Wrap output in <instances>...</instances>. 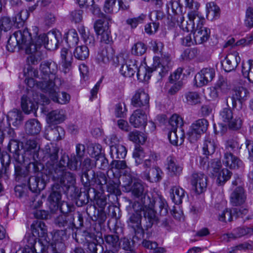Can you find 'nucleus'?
Listing matches in <instances>:
<instances>
[{
  "label": "nucleus",
  "instance_id": "obj_18",
  "mask_svg": "<svg viewBox=\"0 0 253 253\" xmlns=\"http://www.w3.org/2000/svg\"><path fill=\"white\" fill-rule=\"evenodd\" d=\"M31 229L32 233L38 236L39 240L49 242L50 238L47 233V227L42 221H34L31 226Z\"/></svg>",
  "mask_w": 253,
  "mask_h": 253
},
{
  "label": "nucleus",
  "instance_id": "obj_7",
  "mask_svg": "<svg viewBox=\"0 0 253 253\" xmlns=\"http://www.w3.org/2000/svg\"><path fill=\"white\" fill-rule=\"evenodd\" d=\"M133 212L130 215L128 221V226L133 229L135 234H143L144 231L141 227V213L143 206L139 202H135L132 205Z\"/></svg>",
  "mask_w": 253,
  "mask_h": 253
},
{
  "label": "nucleus",
  "instance_id": "obj_29",
  "mask_svg": "<svg viewBox=\"0 0 253 253\" xmlns=\"http://www.w3.org/2000/svg\"><path fill=\"white\" fill-rule=\"evenodd\" d=\"M69 157L65 154L62 156L59 163H57L54 169L52 170L50 174L53 177H58L62 174V171L66 170V167L69 168Z\"/></svg>",
  "mask_w": 253,
  "mask_h": 253
},
{
  "label": "nucleus",
  "instance_id": "obj_62",
  "mask_svg": "<svg viewBox=\"0 0 253 253\" xmlns=\"http://www.w3.org/2000/svg\"><path fill=\"white\" fill-rule=\"evenodd\" d=\"M146 45L142 42H138L134 44L131 48V53L135 55H142L146 51Z\"/></svg>",
  "mask_w": 253,
  "mask_h": 253
},
{
  "label": "nucleus",
  "instance_id": "obj_25",
  "mask_svg": "<svg viewBox=\"0 0 253 253\" xmlns=\"http://www.w3.org/2000/svg\"><path fill=\"white\" fill-rule=\"evenodd\" d=\"M249 94L247 89L240 86L236 88L234 90V93L232 96L230 98L233 107L235 108L237 106V101L239 102L240 106H242V102L246 100Z\"/></svg>",
  "mask_w": 253,
  "mask_h": 253
},
{
  "label": "nucleus",
  "instance_id": "obj_3",
  "mask_svg": "<svg viewBox=\"0 0 253 253\" xmlns=\"http://www.w3.org/2000/svg\"><path fill=\"white\" fill-rule=\"evenodd\" d=\"M103 20H98L94 24V30L98 35H100V42L106 44L113 42V39L109 29L110 23H111L112 18L110 16L101 14Z\"/></svg>",
  "mask_w": 253,
  "mask_h": 253
},
{
  "label": "nucleus",
  "instance_id": "obj_6",
  "mask_svg": "<svg viewBox=\"0 0 253 253\" xmlns=\"http://www.w3.org/2000/svg\"><path fill=\"white\" fill-rule=\"evenodd\" d=\"M81 180L84 185L86 187L94 184L104 185L107 184L108 182L106 174L101 171H84L81 175Z\"/></svg>",
  "mask_w": 253,
  "mask_h": 253
},
{
  "label": "nucleus",
  "instance_id": "obj_60",
  "mask_svg": "<svg viewBox=\"0 0 253 253\" xmlns=\"http://www.w3.org/2000/svg\"><path fill=\"white\" fill-rule=\"evenodd\" d=\"M29 55L27 57L26 62L29 65L38 64L41 60L42 52L40 50H37L33 53H26Z\"/></svg>",
  "mask_w": 253,
  "mask_h": 253
},
{
  "label": "nucleus",
  "instance_id": "obj_39",
  "mask_svg": "<svg viewBox=\"0 0 253 253\" xmlns=\"http://www.w3.org/2000/svg\"><path fill=\"white\" fill-rule=\"evenodd\" d=\"M170 195L172 201L176 205L182 203L185 197V191L179 186H173L170 190Z\"/></svg>",
  "mask_w": 253,
  "mask_h": 253
},
{
  "label": "nucleus",
  "instance_id": "obj_54",
  "mask_svg": "<svg viewBox=\"0 0 253 253\" xmlns=\"http://www.w3.org/2000/svg\"><path fill=\"white\" fill-rule=\"evenodd\" d=\"M176 131L170 130L168 133V138L169 142L171 144L175 146L181 145L184 141V134L181 132L179 138H178Z\"/></svg>",
  "mask_w": 253,
  "mask_h": 253
},
{
  "label": "nucleus",
  "instance_id": "obj_4",
  "mask_svg": "<svg viewBox=\"0 0 253 253\" xmlns=\"http://www.w3.org/2000/svg\"><path fill=\"white\" fill-rule=\"evenodd\" d=\"M40 70L42 81L37 82V84L41 89V84L45 83L49 84L51 83H55L58 80L56 76L58 70L57 65L54 62H42L41 64Z\"/></svg>",
  "mask_w": 253,
  "mask_h": 253
},
{
  "label": "nucleus",
  "instance_id": "obj_2",
  "mask_svg": "<svg viewBox=\"0 0 253 253\" xmlns=\"http://www.w3.org/2000/svg\"><path fill=\"white\" fill-rule=\"evenodd\" d=\"M135 179V175L134 173L126 171L125 186L128 187L132 195L140 201V204L144 206H152L151 199L147 195L148 190L145 184L140 180H136L131 185Z\"/></svg>",
  "mask_w": 253,
  "mask_h": 253
},
{
  "label": "nucleus",
  "instance_id": "obj_23",
  "mask_svg": "<svg viewBox=\"0 0 253 253\" xmlns=\"http://www.w3.org/2000/svg\"><path fill=\"white\" fill-rule=\"evenodd\" d=\"M54 181L59 183L63 189V187H65L66 189H68L70 186L73 185L76 181L74 175L70 172L67 171L66 170L62 171L61 175L58 177H53Z\"/></svg>",
  "mask_w": 253,
  "mask_h": 253
},
{
  "label": "nucleus",
  "instance_id": "obj_43",
  "mask_svg": "<svg viewBox=\"0 0 253 253\" xmlns=\"http://www.w3.org/2000/svg\"><path fill=\"white\" fill-rule=\"evenodd\" d=\"M154 201V207L158 211L162 216H165L168 213V205L166 201L162 197H159L156 200L151 199Z\"/></svg>",
  "mask_w": 253,
  "mask_h": 253
},
{
  "label": "nucleus",
  "instance_id": "obj_9",
  "mask_svg": "<svg viewBox=\"0 0 253 253\" xmlns=\"http://www.w3.org/2000/svg\"><path fill=\"white\" fill-rule=\"evenodd\" d=\"M84 199H82L83 195H81L79 196V202H81V205L86 204L88 203L89 199L92 200L93 198L95 201L96 205L103 210L107 205V198L106 197L101 194L93 188H89L88 190L87 193L84 194Z\"/></svg>",
  "mask_w": 253,
  "mask_h": 253
},
{
  "label": "nucleus",
  "instance_id": "obj_42",
  "mask_svg": "<svg viewBox=\"0 0 253 253\" xmlns=\"http://www.w3.org/2000/svg\"><path fill=\"white\" fill-rule=\"evenodd\" d=\"M214 89L216 94L218 93H226L230 89V84L227 79L221 76L219 77Z\"/></svg>",
  "mask_w": 253,
  "mask_h": 253
},
{
  "label": "nucleus",
  "instance_id": "obj_19",
  "mask_svg": "<svg viewBox=\"0 0 253 253\" xmlns=\"http://www.w3.org/2000/svg\"><path fill=\"white\" fill-rule=\"evenodd\" d=\"M149 96L143 89H138L131 99V104L136 108L143 107L147 110L149 108Z\"/></svg>",
  "mask_w": 253,
  "mask_h": 253
},
{
  "label": "nucleus",
  "instance_id": "obj_30",
  "mask_svg": "<svg viewBox=\"0 0 253 253\" xmlns=\"http://www.w3.org/2000/svg\"><path fill=\"white\" fill-rule=\"evenodd\" d=\"M7 149L12 154V157L16 162L19 164L25 162L23 156H20L19 154L20 149L18 141L15 139H10L7 146Z\"/></svg>",
  "mask_w": 253,
  "mask_h": 253
},
{
  "label": "nucleus",
  "instance_id": "obj_24",
  "mask_svg": "<svg viewBox=\"0 0 253 253\" xmlns=\"http://www.w3.org/2000/svg\"><path fill=\"white\" fill-rule=\"evenodd\" d=\"M246 198L243 187H237L231 194L230 203L233 206H240L245 202Z\"/></svg>",
  "mask_w": 253,
  "mask_h": 253
},
{
  "label": "nucleus",
  "instance_id": "obj_46",
  "mask_svg": "<svg viewBox=\"0 0 253 253\" xmlns=\"http://www.w3.org/2000/svg\"><path fill=\"white\" fill-rule=\"evenodd\" d=\"M129 140L137 144H143L146 140V135L142 132L135 130L128 134Z\"/></svg>",
  "mask_w": 253,
  "mask_h": 253
},
{
  "label": "nucleus",
  "instance_id": "obj_20",
  "mask_svg": "<svg viewBox=\"0 0 253 253\" xmlns=\"http://www.w3.org/2000/svg\"><path fill=\"white\" fill-rule=\"evenodd\" d=\"M146 111L144 109L135 110L129 118V123L134 127H145L147 123Z\"/></svg>",
  "mask_w": 253,
  "mask_h": 253
},
{
  "label": "nucleus",
  "instance_id": "obj_21",
  "mask_svg": "<svg viewBox=\"0 0 253 253\" xmlns=\"http://www.w3.org/2000/svg\"><path fill=\"white\" fill-rule=\"evenodd\" d=\"M68 233L63 230H58L50 233L49 235L50 238L49 244L51 249H65V244L63 243L64 237Z\"/></svg>",
  "mask_w": 253,
  "mask_h": 253
},
{
  "label": "nucleus",
  "instance_id": "obj_41",
  "mask_svg": "<svg viewBox=\"0 0 253 253\" xmlns=\"http://www.w3.org/2000/svg\"><path fill=\"white\" fill-rule=\"evenodd\" d=\"M7 119L9 123L14 126L21 124L22 120V113L20 110L14 109L9 111L7 115Z\"/></svg>",
  "mask_w": 253,
  "mask_h": 253
},
{
  "label": "nucleus",
  "instance_id": "obj_49",
  "mask_svg": "<svg viewBox=\"0 0 253 253\" xmlns=\"http://www.w3.org/2000/svg\"><path fill=\"white\" fill-rule=\"evenodd\" d=\"M184 20V17L181 13L169 14L168 16L167 23L170 28H174L176 25H179L180 27L181 23Z\"/></svg>",
  "mask_w": 253,
  "mask_h": 253
},
{
  "label": "nucleus",
  "instance_id": "obj_64",
  "mask_svg": "<svg viewBox=\"0 0 253 253\" xmlns=\"http://www.w3.org/2000/svg\"><path fill=\"white\" fill-rule=\"evenodd\" d=\"M244 24L249 29L253 28V8L252 7H248L246 10Z\"/></svg>",
  "mask_w": 253,
  "mask_h": 253
},
{
  "label": "nucleus",
  "instance_id": "obj_28",
  "mask_svg": "<svg viewBox=\"0 0 253 253\" xmlns=\"http://www.w3.org/2000/svg\"><path fill=\"white\" fill-rule=\"evenodd\" d=\"M65 119V112L63 110H55L49 112L46 116V122L49 125H57Z\"/></svg>",
  "mask_w": 253,
  "mask_h": 253
},
{
  "label": "nucleus",
  "instance_id": "obj_61",
  "mask_svg": "<svg viewBox=\"0 0 253 253\" xmlns=\"http://www.w3.org/2000/svg\"><path fill=\"white\" fill-rule=\"evenodd\" d=\"M95 166L100 169L105 170L109 167V162L104 154H101L95 158Z\"/></svg>",
  "mask_w": 253,
  "mask_h": 253
},
{
  "label": "nucleus",
  "instance_id": "obj_31",
  "mask_svg": "<svg viewBox=\"0 0 253 253\" xmlns=\"http://www.w3.org/2000/svg\"><path fill=\"white\" fill-rule=\"evenodd\" d=\"M21 107L25 113L30 114L36 112L38 108V105L36 101L27 95H23L21 98Z\"/></svg>",
  "mask_w": 253,
  "mask_h": 253
},
{
  "label": "nucleus",
  "instance_id": "obj_15",
  "mask_svg": "<svg viewBox=\"0 0 253 253\" xmlns=\"http://www.w3.org/2000/svg\"><path fill=\"white\" fill-rule=\"evenodd\" d=\"M152 206H143L142 211L144 214V219L145 222L144 226L146 229H148L152 227L153 225L157 224L159 221L158 217L156 214V212L154 209V201H151Z\"/></svg>",
  "mask_w": 253,
  "mask_h": 253
},
{
  "label": "nucleus",
  "instance_id": "obj_22",
  "mask_svg": "<svg viewBox=\"0 0 253 253\" xmlns=\"http://www.w3.org/2000/svg\"><path fill=\"white\" fill-rule=\"evenodd\" d=\"M114 54L113 48L110 45L102 46L96 57L97 62L102 65L109 63Z\"/></svg>",
  "mask_w": 253,
  "mask_h": 253
},
{
  "label": "nucleus",
  "instance_id": "obj_17",
  "mask_svg": "<svg viewBox=\"0 0 253 253\" xmlns=\"http://www.w3.org/2000/svg\"><path fill=\"white\" fill-rule=\"evenodd\" d=\"M241 61L239 54L237 51L228 53L226 57L221 61V66L224 70L229 72L234 70Z\"/></svg>",
  "mask_w": 253,
  "mask_h": 253
},
{
  "label": "nucleus",
  "instance_id": "obj_44",
  "mask_svg": "<svg viewBox=\"0 0 253 253\" xmlns=\"http://www.w3.org/2000/svg\"><path fill=\"white\" fill-rule=\"evenodd\" d=\"M207 17L208 19L212 20L219 17L220 10L219 7L214 2H210L207 4Z\"/></svg>",
  "mask_w": 253,
  "mask_h": 253
},
{
  "label": "nucleus",
  "instance_id": "obj_34",
  "mask_svg": "<svg viewBox=\"0 0 253 253\" xmlns=\"http://www.w3.org/2000/svg\"><path fill=\"white\" fill-rule=\"evenodd\" d=\"M61 35L59 32L48 33L47 34H46L45 48L49 50L56 49L58 47V44Z\"/></svg>",
  "mask_w": 253,
  "mask_h": 253
},
{
  "label": "nucleus",
  "instance_id": "obj_50",
  "mask_svg": "<svg viewBox=\"0 0 253 253\" xmlns=\"http://www.w3.org/2000/svg\"><path fill=\"white\" fill-rule=\"evenodd\" d=\"M106 243L113 249L117 251L120 248V242L118 236L116 235H107L104 236Z\"/></svg>",
  "mask_w": 253,
  "mask_h": 253
},
{
  "label": "nucleus",
  "instance_id": "obj_55",
  "mask_svg": "<svg viewBox=\"0 0 253 253\" xmlns=\"http://www.w3.org/2000/svg\"><path fill=\"white\" fill-rule=\"evenodd\" d=\"M186 103L190 105H195L200 103L201 98L196 91H189L185 94Z\"/></svg>",
  "mask_w": 253,
  "mask_h": 253
},
{
  "label": "nucleus",
  "instance_id": "obj_56",
  "mask_svg": "<svg viewBox=\"0 0 253 253\" xmlns=\"http://www.w3.org/2000/svg\"><path fill=\"white\" fill-rule=\"evenodd\" d=\"M107 191L110 194L119 195L121 191L119 189V184L117 178L112 180L109 179L107 183Z\"/></svg>",
  "mask_w": 253,
  "mask_h": 253
},
{
  "label": "nucleus",
  "instance_id": "obj_53",
  "mask_svg": "<svg viewBox=\"0 0 253 253\" xmlns=\"http://www.w3.org/2000/svg\"><path fill=\"white\" fill-rule=\"evenodd\" d=\"M183 125L182 118L176 114L173 115L169 120L168 128L169 130H177L178 126H181Z\"/></svg>",
  "mask_w": 253,
  "mask_h": 253
},
{
  "label": "nucleus",
  "instance_id": "obj_63",
  "mask_svg": "<svg viewBox=\"0 0 253 253\" xmlns=\"http://www.w3.org/2000/svg\"><path fill=\"white\" fill-rule=\"evenodd\" d=\"M234 230L235 231V236L237 237V238H240L246 235L253 234V225H252L249 227H238L234 229Z\"/></svg>",
  "mask_w": 253,
  "mask_h": 253
},
{
  "label": "nucleus",
  "instance_id": "obj_40",
  "mask_svg": "<svg viewBox=\"0 0 253 253\" xmlns=\"http://www.w3.org/2000/svg\"><path fill=\"white\" fill-rule=\"evenodd\" d=\"M41 130V125L37 119H30L25 124V131L27 134H37L40 133Z\"/></svg>",
  "mask_w": 253,
  "mask_h": 253
},
{
  "label": "nucleus",
  "instance_id": "obj_32",
  "mask_svg": "<svg viewBox=\"0 0 253 253\" xmlns=\"http://www.w3.org/2000/svg\"><path fill=\"white\" fill-rule=\"evenodd\" d=\"M216 144L212 135H207L204 139L203 151L206 156L213 154L216 149Z\"/></svg>",
  "mask_w": 253,
  "mask_h": 253
},
{
  "label": "nucleus",
  "instance_id": "obj_5",
  "mask_svg": "<svg viewBox=\"0 0 253 253\" xmlns=\"http://www.w3.org/2000/svg\"><path fill=\"white\" fill-rule=\"evenodd\" d=\"M41 89L44 92L48 93L51 99L55 102L61 104L68 103L70 99V95L65 92H58V87L55 83H51L49 84L47 83L41 84Z\"/></svg>",
  "mask_w": 253,
  "mask_h": 253
},
{
  "label": "nucleus",
  "instance_id": "obj_36",
  "mask_svg": "<svg viewBox=\"0 0 253 253\" xmlns=\"http://www.w3.org/2000/svg\"><path fill=\"white\" fill-rule=\"evenodd\" d=\"M163 173L161 169L158 167L150 169L148 171L146 170L143 172L144 178L151 182H157L162 179Z\"/></svg>",
  "mask_w": 253,
  "mask_h": 253
},
{
  "label": "nucleus",
  "instance_id": "obj_38",
  "mask_svg": "<svg viewBox=\"0 0 253 253\" xmlns=\"http://www.w3.org/2000/svg\"><path fill=\"white\" fill-rule=\"evenodd\" d=\"M198 16L197 12L195 11H191L188 14V21L184 22L183 21L180 25V28L183 31H186L187 33L189 32H194L196 30L195 28L194 19L196 17Z\"/></svg>",
  "mask_w": 253,
  "mask_h": 253
},
{
  "label": "nucleus",
  "instance_id": "obj_45",
  "mask_svg": "<svg viewBox=\"0 0 253 253\" xmlns=\"http://www.w3.org/2000/svg\"><path fill=\"white\" fill-rule=\"evenodd\" d=\"M29 14L26 9H22L12 18L14 26L19 28L23 26L25 21L29 17Z\"/></svg>",
  "mask_w": 253,
  "mask_h": 253
},
{
  "label": "nucleus",
  "instance_id": "obj_14",
  "mask_svg": "<svg viewBox=\"0 0 253 253\" xmlns=\"http://www.w3.org/2000/svg\"><path fill=\"white\" fill-rule=\"evenodd\" d=\"M62 188L59 183L54 184L51 188L50 194L47 198L50 209L52 211L58 209L59 204L61 201Z\"/></svg>",
  "mask_w": 253,
  "mask_h": 253
},
{
  "label": "nucleus",
  "instance_id": "obj_27",
  "mask_svg": "<svg viewBox=\"0 0 253 253\" xmlns=\"http://www.w3.org/2000/svg\"><path fill=\"white\" fill-rule=\"evenodd\" d=\"M45 185L44 180L39 176H31L28 179L29 188L32 192H40L44 189Z\"/></svg>",
  "mask_w": 253,
  "mask_h": 253
},
{
  "label": "nucleus",
  "instance_id": "obj_1",
  "mask_svg": "<svg viewBox=\"0 0 253 253\" xmlns=\"http://www.w3.org/2000/svg\"><path fill=\"white\" fill-rule=\"evenodd\" d=\"M46 34H42L33 40L31 33L25 28L18 30L10 36L6 45L7 49L13 52L15 49L24 48L26 53H33L40 50L42 45L46 43Z\"/></svg>",
  "mask_w": 253,
  "mask_h": 253
},
{
  "label": "nucleus",
  "instance_id": "obj_59",
  "mask_svg": "<svg viewBox=\"0 0 253 253\" xmlns=\"http://www.w3.org/2000/svg\"><path fill=\"white\" fill-rule=\"evenodd\" d=\"M63 38L67 43L69 42L73 44H77L79 41L78 34L74 29H71L68 32L65 33Z\"/></svg>",
  "mask_w": 253,
  "mask_h": 253
},
{
  "label": "nucleus",
  "instance_id": "obj_51",
  "mask_svg": "<svg viewBox=\"0 0 253 253\" xmlns=\"http://www.w3.org/2000/svg\"><path fill=\"white\" fill-rule=\"evenodd\" d=\"M75 57L79 60H84L89 56V49L86 45L77 46L74 52Z\"/></svg>",
  "mask_w": 253,
  "mask_h": 253
},
{
  "label": "nucleus",
  "instance_id": "obj_26",
  "mask_svg": "<svg viewBox=\"0 0 253 253\" xmlns=\"http://www.w3.org/2000/svg\"><path fill=\"white\" fill-rule=\"evenodd\" d=\"M223 162L231 169H238L243 166L242 162L231 152H225Z\"/></svg>",
  "mask_w": 253,
  "mask_h": 253
},
{
  "label": "nucleus",
  "instance_id": "obj_10",
  "mask_svg": "<svg viewBox=\"0 0 253 253\" xmlns=\"http://www.w3.org/2000/svg\"><path fill=\"white\" fill-rule=\"evenodd\" d=\"M74 213H69L59 215L55 218L54 222L56 226L60 228H63V230L70 234L74 229L77 228L74 223Z\"/></svg>",
  "mask_w": 253,
  "mask_h": 253
},
{
  "label": "nucleus",
  "instance_id": "obj_13",
  "mask_svg": "<svg viewBox=\"0 0 253 253\" xmlns=\"http://www.w3.org/2000/svg\"><path fill=\"white\" fill-rule=\"evenodd\" d=\"M215 76V70L212 68H205L196 74L194 82L197 87H202L211 82Z\"/></svg>",
  "mask_w": 253,
  "mask_h": 253
},
{
  "label": "nucleus",
  "instance_id": "obj_35",
  "mask_svg": "<svg viewBox=\"0 0 253 253\" xmlns=\"http://www.w3.org/2000/svg\"><path fill=\"white\" fill-rule=\"evenodd\" d=\"M167 169L172 176H178L182 171L183 167L177 163L175 158L169 156L167 158Z\"/></svg>",
  "mask_w": 253,
  "mask_h": 253
},
{
  "label": "nucleus",
  "instance_id": "obj_11",
  "mask_svg": "<svg viewBox=\"0 0 253 253\" xmlns=\"http://www.w3.org/2000/svg\"><path fill=\"white\" fill-rule=\"evenodd\" d=\"M191 183L197 194L204 192L207 188L208 176L201 172H194L191 175Z\"/></svg>",
  "mask_w": 253,
  "mask_h": 253
},
{
  "label": "nucleus",
  "instance_id": "obj_8",
  "mask_svg": "<svg viewBox=\"0 0 253 253\" xmlns=\"http://www.w3.org/2000/svg\"><path fill=\"white\" fill-rule=\"evenodd\" d=\"M59 151V148L53 145H46L43 150V159L46 161V168L50 174L52 170L54 169L55 165L58 162Z\"/></svg>",
  "mask_w": 253,
  "mask_h": 253
},
{
  "label": "nucleus",
  "instance_id": "obj_48",
  "mask_svg": "<svg viewBox=\"0 0 253 253\" xmlns=\"http://www.w3.org/2000/svg\"><path fill=\"white\" fill-rule=\"evenodd\" d=\"M50 241V240H49ZM50 242L39 240L38 243L36 244L31 249L33 253H43L51 250Z\"/></svg>",
  "mask_w": 253,
  "mask_h": 253
},
{
  "label": "nucleus",
  "instance_id": "obj_52",
  "mask_svg": "<svg viewBox=\"0 0 253 253\" xmlns=\"http://www.w3.org/2000/svg\"><path fill=\"white\" fill-rule=\"evenodd\" d=\"M193 128L201 133L203 134L206 132L209 126V122L205 119H199L194 122L191 126Z\"/></svg>",
  "mask_w": 253,
  "mask_h": 253
},
{
  "label": "nucleus",
  "instance_id": "obj_33",
  "mask_svg": "<svg viewBox=\"0 0 253 253\" xmlns=\"http://www.w3.org/2000/svg\"><path fill=\"white\" fill-rule=\"evenodd\" d=\"M110 154L113 159H124L126 156L127 150L126 148L119 143L112 144L110 146Z\"/></svg>",
  "mask_w": 253,
  "mask_h": 253
},
{
  "label": "nucleus",
  "instance_id": "obj_58",
  "mask_svg": "<svg viewBox=\"0 0 253 253\" xmlns=\"http://www.w3.org/2000/svg\"><path fill=\"white\" fill-rule=\"evenodd\" d=\"M242 72L244 77L248 78L251 82L250 74L251 76L253 74V60L250 59L246 63L243 62Z\"/></svg>",
  "mask_w": 253,
  "mask_h": 253
},
{
  "label": "nucleus",
  "instance_id": "obj_47",
  "mask_svg": "<svg viewBox=\"0 0 253 253\" xmlns=\"http://www.w3.org/2000/svg\"><path fill=\"white\" fill-rule=\"evenodd\" d=\"M232 175V172L226 169H224L216 173L214 176L217 177L216 183L218 185H223L228 180Z\"/></svg>",
  "mask_w": 253,
  "mask_h": 253
},
{
  "label": "nucleus",
  "instance_id": "obj_37",
  "mask_svg": "<svg viewBox=\"0 0 253 253\" xmlns=\"http://www.w3.org/2000/svg\"><path fill=\"white\" fill-rule=\"evenodd\" d=\"M159 60H160L159 58L155 59V61L156 62L159 61V62L158 63V66L156 65L155 66L154 70L149 69L148 73H150V70H151V73H152L153 71H155L159 73V74L161 77H163L165 76L168 73L169 70L168 64H169L170 59L169 56H167L166 58H163V59L161 60V62H160Z\"/></svg>",
  "mask_w": 253,
  "mask_h": 253
},
{
  "label": "nucleus",
  "instance_id": "obj_16",
  "mask_svg": "<svg viewBox=\"0 0 253 253\" xmlns=\"http://www.w3.org/2000/svg\"><path fill=\"white\" fill-rule=\"evenodd\" d=\"M136 61L131 59H127L124 63L121 64L120 72L125 77L129 78L132 77L137 72V76L138 79L140 76V70H138L136 64Z\"/></svg>",
  "mask_w": 253,
  "mask_h": 253
},
{
  "label": "nucleus",
  "instance_id": "obj_12",
  "mask_svg": "<svg viewBox=\"0 0 253 253\" xmlns=\"http://www.w3.org/2000/svg\"><path fill=\"white\" fill-rule=\"evenodd\" d=\"M204 18L198 17L196 30L193 32L194 40L196 44H201L207 41L210 36V29L203 26Z\"/></svg>",
  "mask_w": 253,
  "mask_h": 253
},
{
  "label": "nucleus",
  "instance_id": "obj_57",
  "mask_svg": "<svg viewBox=\"0 0 253 253\" xmlns=\"http://www.w3.org/2000/svg\"><path fill=\"white\" fill-rule=\"evenodd\" d=\"M80 6L89 7L90 6V10L94 15L99 14L100 9L94 4V0H77Z\"/></svg>",
  "mask_w": 253,
  "mask_h": 253
}]
</instances>
